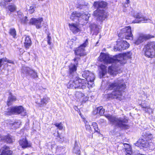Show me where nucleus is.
Listing matches in <instances>:
<instances>
[{
  "label": "nucleus",
  "instance_id": "nucleus-21",
  "mask_svg": "<svg viewBox=\"0 0 155 155\" xmlns=\"http://www.w3.org/2000/svg\"><path fill=\"white\" fill-rule=\"evenodd\" d=\"M9 94L10 96L8 97L6 102L7 105L8 107L12 106L13 104V102L17 100L16 97L13 96L11 93L10 92Z\"/></svg>",
  "mask_w": 155,
  "mask_h": 155
},
{
  "label": "nucleus",
  "instance_id": "nucleus-19",
  "mask_svg": "<svg viewBox=\"0 0 155 155\" xmlns=\"http://www.w3.org/2000/svg\"><path fill=\"white\" fill-rule=\"evenodd\" d=\"M15 114H21L23 116L27 115V112L21 106H15Z\"/></svg>",
  "mask_w": 155,
  "mask_h": 155
},
{
  "label": "nucleus",
  "instance_id": "nucleus-5",
  "mask_svg": "<svg viewBox=\"0 0 155 155\" xmlns=\"http://www.w3.org/2000/svg\"><path fill=\"white\" fill-rule=\"evenodd\" d=\"M153 138V135L149 131H144L136 144L139 147L147 148L149 146Z\"/></svg>",
  "mask_w": 155,
  "mask_h": 155
},
{
  "label": "nucleus",
  "instance_id": "nucleus-43",
  "mask_svg": "<svg viewBox=\"0 0 155 155\" xmlns=\"http://www.w3.org/2000/svg\"><path fill=\"white\" fill-rule=\"evenodd\" d=\"M57 139L59 140H61L62 138L61 137V136L59 134H58L57 136Z\"/></svg>",
  "mask_w": 155,
  "mask_h": 155
},
{
  "label": "nucleus",
  "instance_id": "nucleus-44",
  "mask_svg": "<svg viewBox=\"0 0 155 155\" xmlns=\"http://www.w3.org/2000/svg\"><path fill=\"white\" fill-rule=\"evenodd\" d=\"M3 61V59L1 58L0 59V68L2 67V62Z\"/></svg>",
  "mask_w": 155,
  "mask_h": 155
},
{
  "label": "nucleus",
  "instance_id": "nucleus-14",
  "mask_svg": "<svg viewBox=\"0 0 155 155\" xmlns=\"http://www.w3.org/2000/svg\"><path fill=\"white\" fill-rule=\"evenodd\" d=\"M68 25L70 30L73 34H76L81 31L79 28L80 24L79 23H69Z\"/></svg>",
  "mask_w": 155,
  "mask_h": 155
},
{
  "label": "nucleus",
  "instance_id": "nucleus-35",
  "mask_svg": "<svg viewBox=\"0 0 155 155\" xmlns=\"http://www.w3.org/2000/svg\"><path fill=\"white\" fill-rule=\"evenodd\" d=\"M36 4H33L29 7L28 12L30 14L33 13L35 11V9L36 8Z\"/></svg>",
  "mask_w": 155,
  "mask_h": 155
},
{
  "label": "nucleus",
  "instance_id": "nucleus-26",
  "mask_svg": "<svg viewBox=\"0 0 155 155\" xmlns=\"http://www.w3.org/2000/svg\"><path fill=\"white\" fill-rule=\"evenodd\" d=\"M5 115L6 116H11L12 115L15 114V107H12L8 108L7 111L5 112Z\"/></svg>",
  "mask_w": 155,
  "mask_h": 155
},
{
  "label": "nucleus",
  "instance_id": "nucleus-17",
  "mask_svg": "<svg viewBox=\"0 0 155 155\" xmlns=\"http://www.w3.org/2000/svg\"><path fill=\"white\" fill-rule=\"evenodd\" d=\"M19 143L20 145L24 149L31 147V143L28 142L26 137L20 140Z\"/></svg>",
  "mask_w": 155,
  "mask_h": 155
},
{
  "label": "nucleus",
  "instance_id": "nucleus-42",
  "mask_svg": "<svg viewBox=\"0 0 155 155\" xmlns=\"http://www.w3.org/2000/svg\"><path fill=\"white\" fill-rule=\"evenodd\" d=\"M80 58L79 57H75L73 60V61L75 63V65L78 66V62L77 59H80Z\"/></svg>",
  "mask_w": 155,
  "mask_h": 155
},
{
  "label": "nucleus",
  "instance_id": "nucleus-48",
  "mask_svg": "<svg viewBox=\"0 0 155 155\" xmlns=\"http://www.w3.org/2000/svg\"><path fill=\"white\" fill-rule=\"evenodd\" d=\"M7 62L8 63H13V62L11 61L10 60H8L7 61Z\"/></svg>",
  "mask_w": 155,
  "mask_h": 155
},
{
  "label": "nucleus",
  "instance_id": "nucleus-25",
  "mask_svg": "<svg viewBox=\"0 0 155 155\" xmlns=\"http://www.w3.org/2000/svg\"><path fill=\"white\" fill-rule=\"evenodd\" d=\"M124 145L125 147L124 149L126 152V155H131L132 151L130 145L127 143H124Z\"/></svg>",
  "mask_w": 155,
  "mask_h": 155
},
{
  "label": "nucleus",
  "instance_id": "nucleus-38",
  "mask_svg": "<svg viewBox=\"0 0 155 155\" xmlns=\"http://www.w3.org/2000/svg\"><path fill=\"white\" fill-rule=\"evenodd\" d=\"M30 76H31V77L33 78H35L38 77V75H37V73L33 70H32V71Z\"/></svg>",
  "mask_w": 155,
  "mask_h": 155
},
{
  "label": "nucleus",
  "instance_id": "nucleus-30",
  "mask_svg": "<svg viewBox=\"0 0 155 155\" xmlns=\"http://www.w3.org/2000/svg\"><path fill=\"white\" fill-rule=\"evenodd\" d=\"M32 70L29 67H26L24 69L23 73L26 76H30Z\"/></svg>",
  "mask_w": 155,
  "mask_h": 155
},
{
  "label": "nucleus",
  "instance_id": "nucleus-53",
  "mask_svg": "<svg viewBox=\"0 0 155 155\" xmlns=\"http://www.w3.org/2000/svg\"><path fill=\"white\" fill-rule=\"evenodd\" d=\"M93 133H92V137H93Z\"/></svg>",
  "mask_w": 155,
  "mask_h": 155
},
{
  "label": "nucleus",
  "instance_id": "nucleus-10",
  "mask_svg": "<svg viewBox=\"0 0 155 155\" xmlns=\"http://www.w3.org/2000/svg\"><path fill=\"white\" fill-rule=\"evenodd\" d=\"M88 15L81 12L74 11L71 13L70 16V19L73 21H75L76 19H78V20L79 21V18H81L84 20L87 21L89 18V16Z\"/></svg>",
  "mask_w": 155,
  "mask_h": 155
},
{
  "label": "nucleus",
  "instance_id": "nucleus-16",
  "mask_svg": "<svg viewBox=\"0 0 155 155\" xmlns=\"http://www.w3.org/2000/svg\"><path fill=\"white\" fill-rule=\"evenodd\" d=\"M13 151L10 149V147L4 145L2 147V150L0 155H12Z\"/></svg>",
  "mask_w": 155,
  "mask_h": 155
},
{
  "label": "nucleus",
  "instance_id": "nucleus-20",
  "mask_svg": "<svg viewBox=\"0 0 155 155\" xmlns=\"http://www.w3.org/2000/svg\"><path fill=\"white\" fill-rule=\"evenodd\" d=\"M105 112V109L102 106L95 108L94 110V114H98L100 116H103Z\"/></svg>",
  "mask_w": 155,
  "mask_h": 155
},
{
  "label": "nucleus",
  "instance_id": "nucleus-15",
  "mask_svg": "<svg viewBox=\"0 0 155 155\" xmlns=\"http://www.w3.org/2000/svg\"><path fill=\"white\" fill-rule=\"evenodd\" d=\"M108 4V3L105 1H98L94 2L93 3V6L97 9L99 8H105L107 7Z\"/></svg>",
  "mask_w": 155,
  "mask_h": 155
},
{
  "label": "nucleus",
  "instance_id": "nucleus-52",
  "mask_svg": "<svg viewBox=\"0 0 155 155\" xmlns=\"http://www.w3.org/2000/svg\"><path fill=\"white\" fill-rule=\"evenodd\" d=\"M98 41H97V43H96V44H97L98 43Z\"/></svg>",
  "mask_w": 155,
  "mask_h": 155
},
{
  "label": "nucleus",
  "instance_id": "nucleus-2",
  "mask_svg": "<svg viewBox=\"0 0 155 155\" xmlns=\"http://www.w3.org/2000/svg\"><path fill=\"white\" fill-rule=\"evenodd\" d=\"M82 76L86 80L81 79L78 77H76L73 80H70L67 84V87L69 89L81 88L86 84L87 81L89 85L91 83V85H88L89 87H92L93 84L95 77L94 74L88 70L83 71Z\"/></svg>",
  "mask_w": 155,
  "mask_h": 155
},
{
  "label": "nucleus",
  "instance_id": "nucleus-50",
  "mask_svg": "<svg viewBox=\"0 0 155 155\" xmlns=\"http://www.w3.org/2000/svg\"><path fill=\"white\" fill-rule=\"evenodd\" d=\"M126 4H128L130 3V1L129 0H126Z\"/></svg>",
  "mask_w": 155,
  "mask_h": 155
},
{
  "label": "nucleus",
  "instance_id": "nucleus-4",
  "mask_svg": "<svg viewBox=\"0 0 155 155\" xmlns=\"http://www.w3.org/2000/svg\"><path fill=\"white\" fill-rule=\"evenodd\" d=\"M104 116L108 119L111 124H114L116 123V125L122 129L126 130L130 127V126L127 124L128 123V120L127 119H120L110 114L104 115Z\"/></svg>",
  "mask_w": 155,
  "mask_h": 155
},
{
  "label": "nucleus",
  "instance_id": "nucleus-28",
  "mask_svg": "<svg viewBox=\"0 0 155 155\" xmlns=\"http://www.w3.org/2000/svg\"><path fill=\"white\" fill-rule=\"evenodd\" d=\"M91 126L94 130V133H97L98 134H100V130L98 128V124L96 122H92Z\"/></svg>",
  "mask_w": 155,
  "mask_h": 155
},
{
  "label": "nucleus",
  "instance_id": "nucleus-49",
  "mask_svg": "<svg viewBox=\"0 0 155 155\" xmlns=\"http://www.w3.org/2000/svg\"><path fill=\"white\" fill-rule=\"evenodd\" d=\"M79 114L81 116V117L83 118V115H82V114L79 110Z\"/></svg>",
  "mask_w": 155,
  "mask_h": 155
},
{
  "label": "nucleus",
  "instance_id": "nucleus-8",
  "mask_svg": "<svg viewBox=\"0 0 155 155\" xmlns=\"http://www.w3.org/2000/svg\"><path fill=\"white\" fill-rule=\"evenodd\" d=\"M132 53L131 51L124 52L123 53H120L115 55L114 57L117 58H121L120 60L117 59V63L119 62L121 65H124L127 63L126 59H130Z\"/></svg>",
  "mask_w": 155,
  "mask_h": 155
},
{
  "label": "nucleus",
  "instance_id": "nucleus-9",
  "mask_svg": "<svg viewBox=\"0 0 155 155\" xmlns=\"http://www.w3.org/2000/svg\"><path fill=\"white\" fill-rule=\"evenodd\" d=\"M98 60L100 61L103 62L107 64L116 63L118 61L117 59L114 58L110 57L109 55L102 52L98 57Z\"/></svg>",
  "mask_w": 155,
  "mask_h": 155
},
{
  "label": "nucleus",
  "instance_id": "nucleus-24",
  "mask_svg": "<svg viewBox=\"0 0 155 155\" xmlns=\"http://www.w3.org/2000/svg\"><path fill=\"white\" fill-rule=\"evenodd\" d=\"M77 66L75 64H71L68 66V74L69 75H72L77 70Z\"/></svg>",
  "mask_w": 155,
  "mask_h": 155
},
{
  "label": "nucleus",
  "instance_id": "nucleus-12",
  "mask_svg": "<svg viewBox=\"0 0 155 155\" xmlns=\"http://www.w3.org/2000/svg\"><path fill=\"white\" fill-rule=\"evenodd\" d=\"M43 20V19L42 17L38 18H33L30 19L29 23L30 25H35L37 29H39L42 27L41 22Z\"/></svg>",
  "mask_w": 155,
  "mask_h": 155
},
{
  "label": "nucleus",
  "instance_id": "nucleus-36",
  "mask_svg": "<svg viewBox=\"0 0 155 155\" xmlns=\"http://www.w3.org/2000/svg\"><path fill=\"white\" fill-rule=\"evenodd\" d=\"M143 40L141 35H140L134 42V43L136 45H138L142 42Z\"/></svg>",
  "mask_w": 155,
  "mask_h": 155
},
{
  "label": "nucleus",
  "instance_id": "nucleus-45",
  "mask_svg": "<svg viewBox=\"0 0 155 155\" xmlns=\"http://www.w3.org/2000/svg\"><path fill=\"white\" fill-rule=\"evenodd\" d=\"M142 107L143 108H144V109H147V110L150 108V107H149V106L144 107V106H142Z\"/></svg>",
  "mask_w": 155,
  "mask_h": 155
},
{
  "label": "nucleus",
  "instance_id": "nucleus-41",
  "mask_svg": "<svg viewBox=\"0 0 155 155\" xmlns=\"http://www.w3.org/2000/svg\"><path fill=\"white\" fill-rule=\"evenodd\" d=\"M88 98L89 97L88 96H85L84 94V96L82 98H81V100L82 101V102H85L88 100Z\"/></svg>",
  "mask_w": 155,
  "mask_h": 155
},
{
  "label": "nucleus",
  "instance_id": "nucleus-3",
  "mask_svg": "<svg viewBox=\"0 0 155 155\" xmlns=\"http://www.w3.org/2000/svg\"><path fill=\"white\" fill-rule=\"evenodd\" d=\"M126 88V84L119 80H115L113 82H109L107 84V87L106 90L114 91L111 93L106 95L107 99L116 98L122 95V93Z\"/></svg>",
  "mask_w": 155,
  "mask_h": 155
},
{
  "label": "nucleus",
  "instance_id": "nucleus-34",
  "mask_svg": "<svg viewBox=\"0 0 155 155\" xmlns=\"http://www.w3.org/2000/svg\"><path fill=\"white\" fill-rule=\"evenodd\" d=\"M75 97L78 99H81L84 96V94L80 91H76L75 94Z\"/></svg>",
  "mask_w": 155,
  "mask_h": 155
},
{
  "label": "nucleus",
  "instance_id": "nucleus-27",
  "mask_svg": "<svg viewBox=\"0 0 155 155\" xmlns=\"http://www.w3.org/2000/svg\"><path fill=\"white\" fill-rule=\"evenodd\" d=\"M49 100V98L48 97H43V98L41 100L39 106L41 107L46 105Z\"/></svg>",
  "mask_w": 155,
  "mask_h": 155
},
{
  "label": "nucleus",
  "instance_id": "nucleus-22",
  "mask_svg": "<svg viewBox=\"0 0 155 155\" xmlns=\"http://www.w3.org/2000/svg\"><path fill=\"white\" fill-rule=\"evenodd\" d=\"M101 71L99 72L100 76L102 78L107 72V67L103 64H101L99 66Z\"/></svg>",
  "mask_w": 155,
  "mask_h": 155
},
{
  "label": "nucleus",
  "instance_id": "nucleus-1",
  "mask_svg": "<svg viewBox=\"0 0 155 155\" xmlns=\"http://www.w3.org/2000/svg\"><path fill=\"white\" fill-rule=\"evenodd\" d=\"M118 36L119 37L116 41V44L114 47L116 51H122L128 48L130 45L126 41L121 39L133 40V35L132 34L131 27L130 26L125 27L117 31Z\"/></svg>",
  "mask_w": 155,
  "mask_h": 155
},
{
  "label": "nucleus",
  "instance_id": "nucleus-7",
  "mask_svg": "<svg viewBox=\"0 0 155 155\" xmlns=\"http://www.w3.org/2000/svg\"><path fill=\"white\" fill-rule=\"evenodd\" d=\"M89 44L88 39H86L84 42L75 48L74 50L75 55L79 57L86 56L87 53L86 52L85 48Z\"/></svg>",
  "mask_w": 155,
  "mask_h": 155
},
{
  "label": "nucleus",
  "instance_id": "nucleus-18",
  "mask_svg": "<svg viewBox=\"0 0 155 155\" xmlns=\"http://www.w3.org/2000/svg\"><path fill=\"white\" fill-rule=\"evenodd\" d=\"M0 138L2 141H4L7 143L12 144L14 141V139L9 134L4 136L1 138V135L0 134Z\"/></svg>",
  "mask_w": 155,
  "mask_h": 155
},
{
  "label": "nucleus",
  "instance_id": "nucleus-13",
  "mask_svg": "<svg viewBox=\"0 0 155 155\" xmlns=\"http://www.w3.org/2000/svg\"><path fill=\"white\" fill-rule=\"evenodd\" d=\"M133 17L137 19H139V20L136 23H139L141 22H146L147 21H151V18H149L148 17L144 16L141 13L139 12L135 13L133 15Z\"/></svg>",
  "mask_w": 155,
  "mask_h": 155
},
{
  "label": "nucleus",
  "instance_id": "nucleus-33",
  "mask_svg": "<svg viewBox=\"0 0 155 155\" xmlns=\"http://www.w3.org/2000/svg\"><path fill=\"white\" fill-rule=\"evenodd\" d=\"M8 8L11 12H13L16 10V7L14 4L9 5L8 6Z\"/></svg>",
  "mask_w": 155,
  "mask_h": 155
},
{
  "label": "nucleus",
  "instance_id": "nucleus-51",
  "mask_svg": "<svg viewBox=\"0 0 155 155\" xmlns=\"http://www.w3.org/2000/svg\"><path fill=\"white\" fill-rule=\"evenodd\" d=\"M74 109L75 110H76L77 109H77H78V107H77V106H75L74 107Z\"/></svg>",
  "mask_w": 155,
  "mask_h": 155
},
{
  "label": "nucleus",
  "instance_id": "nucleus-46",
  "mask_svg": "<svg viewBox=\"0 0 155 155\" xmlns=\"http://www.w3.org/2000/svg\"><path fill=\"white\" fill-rule=\"evenodd\" d=\"M5 2H9L12 1V0H3Z\"/></svg>",
  "mask_w": 155,
  "mask_h": 155
},
{
  "label": "nucleus",
  "instance_id": "nucleus-6",
  "mask_svg": "<svg viewBox=\"0 0 155 155\" xmlns=\"http://www.w3.org/2000/svg\"><path fill=\"white\" fill-rule=\"evenodd\" d=\"M142 51L148 58H153L155 57V41L148 42L144 45Z\"/></svg>",
  "mask_w": 155,
  "mask_h": 155
},
{
  "label": "nucleus",
  "instance_id": "nucleus-31",
  "mask_svg": "<svg viewBox=\"0 0 155 155\" xmlns=\"http://www.w3.org/2000/svg\"><path fill=\"white\" fill-rule=\"evenodd\" d=\"M8 34L12 36L13 38H16V32L15 28H10L8 32Z\"/></svg>",
  "mask_w": 155,
  "mask_h": 155
},
{
  "label": "nucleus",
  "instance_id": "nucleus-39",
  "mask_svg": "<svg viewBox=\"0 0 155 155\" xmlns=\"http://www.w3.org/2000/svg\"><path fill=\"white\" fill-rule=\"evenodd\" d=\"M54 125L59 130H62L63 128L62 124L61 122H60L59 123H56L54 124Z\"/></svg>",
  "mask_w": 155,
  "mask_h": 155
},
{
  "label": "nucleus",
  "instance_id": "nucleus-29",
  "mask_svg": "<svg viewBox=\"0 0 155 155\" xmlns=\"http://www.w3.org/2000/svg\"><path fill=\"white\" fill-rule=\"evenodd\" d=\"M144 41H147L154 38L155 35H152L150 34L143 35H141Z\"/></svg>",
  "mask_w": 155,
  "mask_h": 155
},
{
  "label": "nucleus",
  "instance_id": "nucleus-37",
  "mask_svg": "<svg viewBox=\"0 0 155 155\" xmlns=\"http://www.w3.org/2000/svg\"><path fill=\"white\" fill-rule=\"evenodd\" d=\"M84 122L85 124V126L86 130L89 131L90 132H92V129L90 125L87 123V121H84Z\"/></svg>",
  "mask_w": 155,
  "mask_h": 155
},
{
  "label": "nucleus",
  "instance_id": "nucleus-23",
  "mask_svg": "<svg viewBox=\"0 0 155 155\" xmlns=\"http://www.w3.org/2000/svg\"><path fill=\"white\" fill-rule=\"evenodd\" d=\"M31 45L32 42L30 36H26L24 42V46L26 49L27 50L29 49Z\"/></svg>",
  "mask_w": 155,
  "mask_h": 155
},
{
  "label": "nucleus",
  "instance_id": "nucleus-40",
  "mask_svg": "<svg viewBox=\"0 0 155 155\" xmlns=\"http://www.w3.org/2000/svg\"><path fill=\"white\" fill-rule=\"evenodd\" d=\"M50 34H48L47 36V42L48 44L49 45L51 44V37L50 36Z\"/></svg>",
  "mask_w": 155,
  "mask_h": 155
},
{
  "label": "nucleus",
  "instance_id": "nucleus-11",
  "mask_svg": "<svg viewBox=\"0 0 155 155\" xmlns=\"http://www.w3.org/2000/svg\"><path fill=\"white\" fill-rule=\"evenodd\" d=\"M94 16L97 17V18L100 20L102 21L104 20L107 17V14L105 12V11L99 9H97L93 12Z\"/></svg>",
  "mask_w": 155,
  "mask_h": 155
},
{
  "label": "nucleus",
  "instance_id": "nucleus-32",
  "mask_svg": "<svg viewBox=\"0 0 155 155\" xmlns=\"http://www.w3.org/2000/svg\"><path fill=\"white\" fill-rule=\"evenodd\" d=\"M75 153L78 155H81V151L76 141L75 142V145L74 148Z\"/></svg>",
  "mask_w": 155,
  "mask_h": 155
},
{
  "label": "nucleus",
  "instance_id": "nucleus-47",
  "mask_svg": "<svg viewBox=\"0 0 155 155\" xmlns=\"http://www.w3.org/2000/svg\"><path fill=\"white\" fill-rule=\"evenodd\" d=\"M4 5V2H0V6H2Z\"/></svg>",
  "mask_w": 155,
  "mask_h": 155
}]
</instances>
